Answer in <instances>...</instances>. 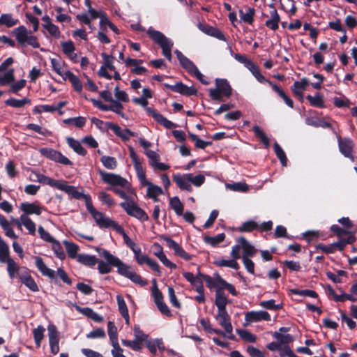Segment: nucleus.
I'll list each match as a JSON object with an SVG mask.
<instances>
[{
	"label": "nucleus",
	"mask_w": 357,
	"mask_h": 357,
	"mask_svg": "<svg viewBox=\"0 0 357 357\" xmlns=\"http://www.w3.org/2000/svg\"><path fill=\"white\" fill-rule=\"evenodd\" d=\"M129 155L130 158L132 159L134 168L135 169L137 176L142 185L144 184H149V181L146 179V171L143 168L142 162L139 158L138 155L136 153L134 148L132 146L128 147Z\"/></svg>",
	"instance_id": "nucleus-7"
},
{
	"label": "nucleus",
	"mask_w": 357,
	"mask_h": 357,
	"mask_svg": "<svg viewBox=\"0 0 357 357\" xmlns=\"http://www.w3.org/2000/svg\"><path fill=\"white\" fill-rule=\"evenodd\" d=\"M13 33L15 36L17 41L22 46L25 45L26 40H27L28 37V31L26 28L22 25L13 30Z\"/></svg>",
	"instance_id": "nucleus-29"
},
{
	"label": "nucleus",
	"mask_w": 357,
	"mask_h": 357,
	"mask_svg": "<svg viewBox=\"0 0 357 357\" xmlns=\"http://www.w3.org/2000/svg\"><path fill=\"white\" fill-rule=\"evenodd\" d=\"M66 142L68 146L78 155L85 156L87 154V151L82 146L79 141L68 137L66 138Z\"/></svg>",
	"instance_id": "nucleus-31"
},
{
	"label": "nucleus",
	"mask_w": 357,
	"mask_h": 357,
	"mask_svg": "<svg viewBox=\"0 0 357 357\" xmlns=\"http://www.w3.org/2000/svg\"><path fill=\"white\" fill-rule=\"evenodd\" d=\"M199 323L206 332L211 333V334L215 333L218 335H220L223 337H225V333H224V331H222L220 329L213 328L211 326L208 319H201L199 320Z\"/></svg>",
	"instance_id": "nucleus-43"
},
{
	"label": "nucleus",
	"mask_w": 357,
	"mask_h": 357,
	"mask_svg": "<svg viewBox=\"0 0 357 357\" xmlns=\"http://www.w3.org/2000/svg\"><path fill=\"white\" fill-rule=\"evenodd\" d=\"M169 204L177 215L181 216L183 215L184 206L178 197L175 196L171 198Z\"/></svg>",
	"instance_id": "nucleus-42"
},
{
	"label": "nucleus",
	"mask_w": 357,
	"mask_h": 357,
	"mask_svg": "<svg viewBox=\"0 0 357 357\" xmlns=\"http://www.w3.org/2000/svg\"><path fill=\"white\" fill-rule=\"evenodd\" d=\"M148 36L157 43L162 50V54L168 61L172 60V48L174 43L162 32L150 27L146 31Z\"/></svg>",
	"instance_id": "nucleus-3"
},
{
	"label": "nucleus",
	"mask_w": 357,
	"mask_h": 357,
	"mask_svg": "<svg viewBox=\"0 0 357 357\" xmlns=\"http://www.w3.org/2000/svg\"><path fill=\"white\" fill-rule=\"evenodd\" d=\"M338 147L340 152L345 157L354 162L355 157L353 155L355 144L354 141L349 137L337 138Z\"/></svg>",
	"instance_id": "nucleus-10"
},
{
	"label": "nucleus",
	"mask_w": 357,
	"mask_h": 357,
	"mask_svg": "<svg viewBox=\"0 0 357 357\" xmlns=\"http://www.w3.org/2000/svg\"><path fill=\"white\" fill-rule=\"evenodd\" d=\"M225 239V234L224 233L219 234L215 236H205L204 237V241L213 247H216L219 243L223 242Z\"/></svg>",
	"instance_id": "nucleus-45"
},
{
	"label": "nucleus",
	"mask_w": 357,
	"mask_h": 357,
	"mask_svg": "<svg viewBox=\"0 0 357 357\" xmlns=\"http://www.w3.org/2000/svg\"><path fill=\"white\" fill-rule=\"evenodd\" d=\"M152 284L153 287L151 296L154 300L155 305H157L164 301V297L162 293L160 291V289L158 287L157 281L155 279H153Z\"/></svg>",
	"instance_id": "nucleus-48"
},
{
	"label": "nucleus",
	"mask_w": 357,
	"mask_h": 357,
	"mask_svg": "<svg viewBox=\"0 0 357 357\" xmlns=\"http://www.w3.org/2000/svg\"><path fill=\"white\" fill-rule=\"evenodd\" d=\"M21 223L26 228L29 234L34 235L36 233V224L32 220L25 215H21L20 216Z\"/></svg>",
	"instance_id": "nucleus-51"
},
{
	"label": "nucleus",
	"mask_w": 357,
	"mask_h": 357,
	"mask_svg": "<svg viewBox=\"0 0 357 357\" xmlns=\"http://www.w3.org/2000/svg\"><path fill=\"white\" fill-rule=\"evenodd\" d=\"M274 151L278 157V158L280 160L281 164L282 166H286L287 162V158L286 156V154L282 147L280 146V144L278 142H275L273 145Z\"/></svg>",
	"instance_id": "nucleus-55"
},
{
	"label": "nucleus",
	"mask_w": 357,
	"mask_h": 357,
	"mask_svg": "<svg viewBox=\"0 0 357 357\" xmlns=\"http://www.w3.org/2000/svg\"><path fill=\"white\" fill-rule=\"evenodd\" d=\"M237 333L239 336L246 342L252 343L256 342L257 337L247 330L238 329L237 330Z\"/></svg>",
	"instance_id": "nucleus-64"
},
{
	"label": "nucleus",
	"mask_w": 357,
	"mask_h": 357,
	"mask_svg": "<svg viewBox=\"0 0 357 357\" xmlns=\"http://www.w3.org/2000/svg\"><path fill=\"white\" fill-rule=\"evenodd\" d=\"M19 279L31 291L37 292L39 291L38 286L31 275L30 271L28 268H24V273H19Z\"/></svg>",
	"instance_id": "nucleus-14"
},
{
	"label": "nucleus",
	"mask_w": 357,
	"mask_h": 357,
	"mask_svg": "<svg viewBox=\"0 0 357 357\" xmlns=\"http://www.w3.org/2000/svg\"><path fill=\"white\" fill-rule=\"evenodd\" d=\"M135 259H136L139 265L144 264H147L153 271L158 273V275H160V268L159 264L155 260L149 258L146 255H143L142 251L137 255H135Z\"/></svg>",
	"instance_id": "nucleus-17"
},
{
	"label": "nucleus",
	"mask_w": 357,
	"mask_h": 357,
	"mask_svg": "<svg viewBox=\"0 0 357 357\" xmlns=\"http://www.w3.org/2000/svg\"><path fill=\"white\" fill-rule=\"evenodd\" d=\"M146 111L154 119L155 121L163 126L167 129L175 128L178 126L176 124L168 120L162 114L158 113L153 108L146 107Z\"/></svg>",
	"instance_id": "nucleus-13"
},
{
	"label": "nucleus",
	"mask_w": 357,
	"mask_h": 357,
	"mask_svg": "<svg viewBox=\"0 0 357 357\" xmlns=\"http://www.w3.org/2000/svg\"><path fill=\"white\" fill-rule=\"evenodd\" d=\"M255 14V10L253 8H248L246 13H244L242 10H239V16L241 20L248 24H252L253 23Z\"/></svg>",
	"instance_id": "nucleus-46"
},
{
	"label": "nucleus",
	"mask_w": 357,
	"mask_h": 357,
	"mask_svg": "<svg viewBox=\"0 0 357 357\" xmlns=\"http://www.w3.org/2000/svg\"><path fill=\"white\" fill-rule=\"evenodd\" d=\"M173 181L181 190H186L189 192H192V188L190 182L187 179L185 174L183 176L179 174H174L173 176Z\"/></svg>",
	"instance_id": "nucleus-24"
},
{
	"label": "nucleus",
	"mask_w": 357,
	"mask_h": 357,
	"mask_svg": "<svg viewBox=\"0 0 357 357\" xmlns=\"http://www.w3.org/2000/svg\"><path fill=\"white\" fill-rule=\"evenodd\" d=\"M105 125L107 129L112 130L114 134L123 142L128 141V138L123 135V130L119 125L113 122H106Z\"/></svg>",
	"instance_id": "nucleus-53"
},
{
	"label": "nucleus",
	"mask_w": 357,
	"mask_h": 357,
	"mask_svg": "<svg viewBox=\"0 0 357 357\" xmlns=\"http://www.w3.org/2000/svg\"><path fill=\"white\" fill-rule=\"evenodd\" d=\"M217 266L220 267H229L235 270L239 268V265L234 259L227 260L224 259H218L213 263Z\"/></svg>",
	"instance_id": "nucleus-50"
},
{
	"label": "nucleus",
	"mask_w": 357,
	"mask_h": 357,
	"mask_svg": "<svg viewBox=\"0 0 357 357\" xmlns=\"http://www.w3.org/2000/svg\"><path fill=\"white\" fill-rule=\"evenodd\" d=\"M84 199L86 207L89 212V213L92 215L93 219L95 220L96 224L100 227L104 228L103 225H105L104 222L108 223V221H110L112 219L109 218L104 217L103 213L97 211L92 203L91 197L89 195H85L82 198Z\"/></svg>",
	"instance_id": "nucleus-8"
},
{
	"label": "nucleus",
	"mask_w": 357,
	"mask_h": 357,
	"mask_svg": "<svg viewBox=\"0 0 357 357\" xmlns=\"http://www.w3.org/2000/svg\"><path fill=\"white\" fill-rule=\"evenodd\" d=\"M309 84V81L307 78L304 77L301 81H296L291 86V89L294 95H301Z\"/></svg>",
	"instance_id": "nucleus-41"
},
{
	"label": "nucleus",
	"mask_w": 357,
	"mask_h": 357,
	"mask_svg": "<svg viewBox=\"0 0 357 357\" xmlns=\"http://www.w3.org/2000/svg\"><path fill=\"white\" fill-rule=\"evenodd\" d=\"M119 205L130 216L134 217L142 222L149 220V217L145 211L141 208L132 199L130 202H121Z\"/></svg>",
	"instance_id": "nucleus-6"
},
{
	"label": "nucleus",
	"mask_w": 357,
	"mask_h": 357,
	"mask_svg": "<svg viewBox=\"0 0 357 357\" xmlns=\"http://www.w3.org/2000/svg\"><path fill=\"white\" fill-rule=\"evenodd\" d=\"M198 27L202 32L210 36L214 37L220 40H227L224 33L217 27H214L208 24H202L201 23L199 24Z\"/></svg>",
	"instance_id": "nucleus-18"
},
{
	"label": "nucleus",
	"mask_w": 357,
	"mask_h": 357,
	"mask_svg": "<svg viewBox=\"0 0 357 357\" xmlns=\"http://www.w3.org/2000/svg\"><path fill=\"white\" fill-rule=\"evenodd\" d=\"M216 87L209 89V96L213 100L221 102L222 97L229 98L232 95V88L226 79H215Z\"/></svg>",
	"instance_id": "nucleus-5"
},
{
	"label": "nucleus",
	"mask_w": 357,
	"mask_h": 357,
	"mask_svg": "<svg viewBox=\"0 0 357 357\" xmlns=\"http://www.w3.org/2000/svg\"><path fill=\"white\" fill-rule=\"evenodd\" d=\"M238 242L241 245V248L243 249V257L250 258L255 256L257 252V250L247 241L245 237H240Z\"/></svg>",
	"instance_id": "nucleus-23"
},
{
	"label": "nucleus",
	"mask_w": 357,
	"mask_h": 357,
	"mask_svg": "<svg viewBox=\"0 0 357 357\" xmlns=\"http://www.w3.org/2000/svg\"><path fill=\"white\" fill-rule=\"evenodd\" d=\"M164 86L166 89H170L172 91L178 93L185 96H196L197 94V89L193 86H188L186 84L181 82H177L174 85L165 83Z\"/></svg>",
	"instance_id": "nucleus-11"
},
{
	"label": "nucleus",
	"mask_w": 357,
	"mask_h": 357,
	"mask_svg": "<svg viewBox=\"0 0 357 357\" xmlns=\"http://www.w3.org/2000/svg\"><path fill=\"white\" fill-rule=\"evenodd\" d=\"M144 186H148L146 196L153 199L154 202H158V197L163 193L162 189L160 186L154 185L151 182H149V184H144Z\"/></svg>",
	"instance_id": "nucleus-28"
},
{
	"label": "nucleus",
	"mask_w": 357,
	"mask_h": 357,
	"mask_svg": "<svg viewBox=\"0 0 357 357\" xmlns=\"http://www.w3.org/2000/svg\"><path fill=\"white\" fill-rule=\"evenodd\" d=\"M245 319L248 322L252 323L262 320L271 321V318L270 314L268 312L260 310L248 312L245 314Z\"/></svg>",
	"instance_id": "nucleus-16"
},
{
	"label": "nucleus",
	"mask_w": 357,
	"mask_h": 357,
	"mask_svg": "<svg viewBox=\"0 0 357 357\" xmlns=\"http://www.w3.org/2000/svg\"><path fill=\"white\" fill-rule=\"evenodd\" d=\"M20 208L24 212L23 215L28 216L29 215L32 214L40 215L42 213V210L44 209V207L40 206L36 202H22L20 204Z\"/></svg>",
	"instance_id": "nucleus-19"
},
{
	"label": "nucleus",
	"mask_w": 357,
	"mask_h": 357,
	"mask_svg": "<svg viewBox=\"0 0 357 357\" xmlns=\"http://www.w3.org/2000/svg\"><path fill=\"white\" fill-rule=\"evenodd\" d=\"M50 345L59 344V335L55 325L50 324L47 328Z\"/></svg>",
	"instance_id": "nucleus-40"
},
{
	"label": "nucleus",
	"mask_w": 357,
	"mask_h": 357,
	"mask_svg": "<svg viewBox=\"0 0 357 357\" xmlns=\"http://www.w3.org/2000/svg\"><path fill=\"white\" fill-rule=\"evenodd\" d=\"M35 264L38 271L45 276L48 277L50 279L56 278V272L48 268L43 261V258L40 257H35Z\"/></svg>",
	"instance_id": "nucleus-21"
},
{
	"label": "nucleus",
	"mask_w": 357,
	"mask_h": 357,
	"mask_svg": "<svg viewBox=\"0 0 357 357\" xmlns=\"http://www.w3.org/2000/svg\"><path fill=\"white\" fill-rule=\"evenodd\" d=\"M188 137L191 141L195 142V146L197 149H205L207 146H211L212 144L211 142L204 141L199 139L197 135L193 134L191 132H188Z\"/></svg>",
	"instance_id": "nucleus-49"
},
{
	"label": "nucleus",
	"mask_w": 357,
	"mask_h": 357,
	"mask_svg": "<svg viewBox=\"0 0 357 357\" xmlns=\"http://www.w3.org/2000/svg\"><path fill=\"white\" fill-rule=\"evenodd\" d=\"M37 180L43 185H48L59 190L62 181L53 179L42 174H37Z\"/></svg>",
	"instance_id": "nucleus-33"
},
{
	"label": "nucleus",
	"mask_w": 357,
	"mask_h": 357,
	"mask_svg": "<svg viewBox=\"0 0 357 357\" xmlns=\"http://www.w3.org/2000/svg\"><path fill=\"white\" fill-rule=\"evenodd\" d=\"M259 229V224L252 220H249L245 222H244L240 227L234 228V230L244 233V232H252L255 230H258Z\"/></svg>",
	"instance_id": "nucleus-32"
},
{
	"label": "nucleus",
	"mask_w": 357,
	"mask_h": 357,
	"mask_svg": "<svg viewBox=\"0 0 357 357\" xmlns=\"http://www.w3.org/2000/svg\"><path fill=\"white\" fill-rule=\"evenodd\" d=\"M290 294L293 295H298L301 296H307L311 298H318V294L316 291L310 289H290Z\"/></svg>",
	"instance_id": "nucleus-56"
},
{
	"label": "nucleus",
	"mask_w": 357,
	"mask_h": 357,
	"mask_svg": "<svg viewBox=\"0 0 357 357\" xmlns=\"http://www.w3.org/2000/svg\"><path fill=\"white\" fill-rule=\"evenodd\" d=\"M19 23L17 19L13 18L12 14H2L0 16V26L6 25L7 27H12Z\"/></svg>",
	"instance_id": "nucleus-47"
},
{
	"label": "nucleus",
	"mask_w": 357,
	"mask_h": 357,
	"mask_svg": "<svg viewBox=\"0 0 357 357\" xmlns=\"http://www.w3.org/2000/svg\"><path fill=\"white\" fill-rule=\"evenodd\" d=\"M45 331V329L43 326H38L33 331V338L37 347H40V346L41 341L44 337Z\"/></svg>",
	"instance_id": "nucleus-59"
},
{
	"label": "nucleus",
	"mask_w": 357,
	"mask_h": 357,
	"mask_svg": "<svg viewBox=\"0 0 357 357\" xmlns=\"http://www.w3.org/2000/svg\"><path fill=\"white\" fill-rule=\"evenodd\" d=\"M161 239H163L166 243L167 245L174 251V254L177 256H179L182 259L190 261L192 259V256L186 252L183 248L179 245L175 241L171 238L169 236L166 235H161Z\"/></svg>",
	"instance_id": "nucleus-12"
},
{
	"label": "nucleus",
	"mask_w": 357,
	"mask_h": 357,
	"mask_svg": "<svg viewBox=\"0 0 357 357\" xmlns=\"http://www.w3.org/2000/svg\"><path fill=\"white\" fill-rule=\"evenodd\" d=\"M7 264V271L10 279H14L16 275L19 278V273H24V268L20 267L13 258L5 261Z\"/></svg>",
	"instance_id": "nucleus-25"
},
{
	"label": "nucleus",
	"mask_w": 357,
	"mask_h": 357,
	"mask_svg": "<svg viewBox=\"0 0 357 357\" xmlns=\"http://www.w3.org/2000/svg\"><path fill=\"white\" fill-rule=\"evenodd\" d=\"M228 300L221 289H216L215 304L218 307V311L227 310L226 307Z\"/></svg>",
	"instance_id": "nucleus-27"
},
{
	"label": "nucleus",
	"mask_w": 357,
	"mask_h": 357,
	"mask_svg": "<svg viewBox=\"0 0 357 357\" xmlns=\"http://www.w3.org/2000/svg\"><path fill=\"white\" fill-rule=\"evenodd\" d=\"M187 179L196 187H199L205 182V176L202 174L193 176L192 174H185Z\"/></svg>",
	"instance_id": "nucleus-60"
},
{
	"label": "nucleus",
	"mask_w": 357,
	"mask_h": 357,
	"mask_svg": "<svg viewBox=\"0 0 357 357\" xmlns=\"http://www.w3.org/2000/svg\"><path fill=\"white\" fill-rule=\"evenodd\" d=\"M356 238L354 235H349L345 238H339V241L332 243L334 252L336 250L342 251L348 244H352L356 241Z\"/></svg>",
	"instance_id": "nucleus-30"
},
{
	"label": "nucleus",
	"mask_w": 357,
	"mask_h": 357,
	"mask_svg": "<svg viewBox=\"0 0 357 357\" xmlns=\"http://www.w3.org/2000/svg\"><path fill=\"white\" fill-rule=\"evenodd\" d=\"M100 161L108 169H114L117 167V161L114 157L103 155L101 157Z\"/></svg>",
	"instance_id": "nucleus-54"
},
{
	"label": "nucleus",
	"mask_w": 357,
	"mask_h": 357,
	"mask_svg": "<svg viewBox=\"0 0 357 357\" xmlns=\"http://www.w3.org/2000/svg\"><path fill=\"white\" fill-rule=\"evenodd\" d=\"M305 123L307 125L312 126L315 128L321 127L323 128H328V129L333 128L332 124L331 123L327 122L323 119H314L312 118H307L305 119Z\"/></svg>",
	"instance_id": "nucleus-39"
},
{
	"label": "nucleus",
	"mask_w": 357,
	"mask_h": 357,
	"mask_svg": "<svg viewBox=\"0 0 357 357\" xmlns=\"http://www.w3.org/2000/svg\"><path fill=\"white\" fill-rule=\"evenodd\" d=\"M59 190L67 193L71 198L76 199H82L85 195L83 192H79L76 187L68 185L65 181H62Z\"/></svg>",
	"instance_id": "nucleus-22"
},
{
	"label": "nucleus",
	"mask_w": 357,
	"mask_h": 357,
	"mask_svg": "<svg viewBox=\"0 0 357 357\" xmlns=\"http://www.w3.org/2000/svg\"><path fill=\"white\" fill-rule=\"evenodd\" d=\"M331 231L333 232L339 238H342V236L343 235H354L356 231H351L349 230H347L344 228H341L337 225H333L331 227Z\"/></svg>",
	"instance_id": "nucleus-61"
},
{
	"label": "nucleus",
	"mask_w": 357,
	"mask_h": 357,
	"mask_svg": "<svg viewBox=\"0 0 357 357\" xmlns=\"http://www.w3.org/2000/svg\"><path fill=\"white\" fill-rule=\"evenodd\" d=\"M98 174L103 183L111 185L108 190L112 191L121 198L124 199L128 202L132 200L123 190L118 188L121 187V188L126 190L130 188V183L125 178L119 174L107 172L101 169L98 170Z\"/></svg>",
	"instance_id": "nucleus-2"
},
{
	"label": "nucleus",
	"mask_w": 357,
	"mask_h": 357,
	"mask_svg": "<svg viewBox=\"0 0 357 357\" xmlns=\"http://www.w3.org/2000/svg\"><path fill=\"white\" fill-rule=\"evenodd\" d=\"M148 36L157 43L162 50V54L168 61L172 60V48L174 43L162 32L150 27L146 31Z\"/></svg>",
	"instance_id": "nucleus-4"
},
{
	"label": "nucleus",
	"mask_w": 357,
	"mask_h": 357,
	"mask_svg": "<svg viewBox=\"0 0 357 357\" xmlns=\"http://www.w3.org/2000/svg\"><path fill=\"white\" fill-rule=\"evenodd\" d=\"M273 337L280 342V344L288 345V344L294 341V337L290 334L284 335L280 333L275 332Z\"/></svg>",
	"instance_id": "nucleus-63"
},
{
	"label": "nucleus",
	"mask_w": 357,
	"mask_h": 357,
	"mask_svg": "<svg viewBox=\"0 0 357 357\" xmlns=\"http://www.w3.org/2000/svg\"><path fill=\"white\" fill-rule=\"evenodd\" d=\"M11 259L10 249L6 242L0 236V263L5 264V261Z\"/></svg>",
	"instance_id": "nucleus-36"
},
{
	"label": "nucleus",
	"mask_w": 357,
	"mask_h": 357,
	"mask_svg": "<svg viewBox=\"0 0 357 357\" xmlns=\"http://www.w3.org/2000/svg\"><path fill=\"white\" fill-rule=\"evenodd\" d=\"M64 80L68 79L70 83L72 84V86L75 91L77 93H80L82 91V84L80 81L79 78L74 75L72 72L70 70H67L65 73V77L63 78Z\"/></svg>",
	"instance_id": "nucleus-26"
},
{
	"label": "nucleus",
	"mask_w": 357,
	"mask_h": 357,
	"mask_svg": "<svg viewBox=\"0 0 357 357\" xmlns=\"http://www.w3.org/2000/svg\"><path fill=\"white\" fill-rule=\"evenodd\" d=\"M77 261L85 266L93 267L98 262V259L96 256L86 254H79L77 256Z\"/></svg>",
	"instance_id": "nucleus-35"
},
{
	"label": "nucleus",
	"mask_w": 357,
	"mask_h": 357,
	"mask_svg": "<svg viewBox=\"0 0 357 357\" xmlns=\"http://www.w3.org/2000/svg\"><path fill=\"white\" fill-rule=\"evenodd\" d=\"M217 281L220 285L219 289H221L222 290H223V289H226L232 296H237L238 292L236 290L234 286L227 282L218 273H217Z\"/></svg>",
	"instance_id": "nucleus-44"
},
{
	"label": "nucleus",
	"mask_w": 357,
	"mask_h": 357,
	"mask_svg": "<svg viewBox=\"0 0 357 357\" xmlns=\"http://www.w3.org/2000/svg\"><path fill=\"white\" fill-rule=\"evenodd\" d=\"M14 69H9L3 76H0V86L10 84L15 80Z\"/></svg>",
	"instance_id": "nucleus-62"
},
{
	"label": "nucleus",
	"mask_w": 357,
	"mask_h": 357,
	"mask_svg": "<svg viewBox=\"0 0 357 357\" xmlns=\"http://www.w3.org/2000/svg\"><path fill=\"white\" fill-rule=\"evenodd\" d=\"M109 222H104L105 227L104 228H113L119 234L123 236L124 243L127 246L132 243L134 241L131 240V238L127 235L124 229L119 225L116 222H115L113 220H111L110 221H108Z\"/></svg>",
	"instance_id": "nucleus-20"
},
{
	"label": "nucleus",
	"mask_w": 357,
	"mask_h": 357,
	"mask_svg": "<svg viewBox=\"0 0 357 357\" xmlns=\"http://www.w3.org/2000/svg\"><path fill=\"white\" fill-rule=\"evenodd\" d=\"M63 52L70 59H73V53L75 50V47L73 41L68 40L66 42H61Z\"/></svg>",
	"instance_id": "nucleus-57"
},
{
	"label": "nucleus",
	"mask_w": 357,
	"mask_h": 357,
	"mask_svg": "<svg viewBox=\"0 0 357 357\" xmlns=\"http://www.w3.org/2000/svg\"><path fill=\"white\" fill-rule=\"evenodd\" d=\"M63 244L66 247V250L68 257L70 259H77V252L79 250V245L75 243L69 242L68 241H64Z\"/></svg>",
	"instance_id": "nucleus-38"
},
{
	"label": "nucleus",
	"mask_w": 357,
	"mask_h": 357,
	"mask_svg": "<svg viewBox=\"0 0 357 357\" xmlns=\"http://www.w3.org/2000/svg\"><path fill=\"white\" fill-rule=\"evenodd\" d=\"M107 331L113 349L119 347L117 328L114 322L110 321L108 322Z\"/></svg>",
	"instance_id": "nucleus-34"
},
{
	"label": "nucleus",
	"mask_w": 357,
	"mask_h": 357,
	"mask_svg": "<svg viewBox=\"0 0 357 357\" xmlns=\"http://www.w3.org/2000/svg\"><path fill=\"white\" fill-rule=\"evenodd\" d=\"M215 319L218 324L224 328L227 333H231L233 331V326L231 323V318L227 310H219L215 316Z\"/></svg>",
	"instance_id": "nucleus-15"
},
{
	"label": "nucleus",
	"mask_w": 357,
	"mask_h": 357,
	"mask_svg": "<svg viewBox=\"0 0 357 357\" xmlns=\"http://www.w3.org/2000/svg\"><path fill=\"white\" fill-rule=\"evenodd\" d=\"M306 98L309 101L310 105L312 107L317 108L325 107L323 96L319 93H317L314 96L308 95L307 96Z\"/></svg>",
	"instance_id": "nucleus-37"
},
{
	"label": "nucleus",
	"mask_w": 357,
	"mask_h": 357,
	"mask_svg": "<svg viewBox=\"0 0 357 357\" xmlns=\"http://www.w3.org/2000/svg\"><path fill=\"white\" fill-rule=\"evenodd\" d=\"M86 119L83 116H77L73 118H68L63 120V123L68 125H74L77 128H82L86 124Z\"/></svg>",
	"instance_id": "nucleus-58"
},
{
	"label": "nucleus",
	"mask_w": 357,
	"mask_h": 357,
	"mask_svg": "<svg viewBox=\"0 0 357 357\" xmlns=\"http://www.w3.org/2000/svg\"><path fill=\"white\" fill-rule=\"evenodd\" d=\"M40 153L45 158L65 165H72L73 162L67 157L63 155L61 152L50 148H42Z\"/></svg>",
	"instance_id": "nucleus-9"
},
{
	"label": "nucleus",
	"mask_w": 357,
	"mask_h": 357,
	"mask_svg": "<svg viewBox=\"0 0 357 357\" xmlns=\"http://www.w3.org/2000/svg\"><path fill=\"white\" fill-rule=\"evenodd\" d=\"M252 130L255 137L260 139L266 148H268L270 145V141L262 129L258 126H255L252 128Z\"/></svg>",
	"instance_id": "nucleus-52"
},
{
	"label": "nucleus",
	"mask_w": 357,
	"mask_h": 357,
	"mask_svg": "<svg viewBox=\"0 0 357 357\" xmlns=\"http://www.w3.org/2000/svg\"><path fill=\"white\" fill-rule=\"evenodd\" d=\"M96 251L106 260V262H105L98 259L97 264H98V270L99 273L107 274L112 271V266H114L117 268V273L119 275L128 278L135 284H139L141 287H144L148 284L146 280H144L139 275L132 270L131 266L123 262L107 250L96 248Z\"/></svg>",
	"instance_id": "nucleus-1"
}]
</instances>
